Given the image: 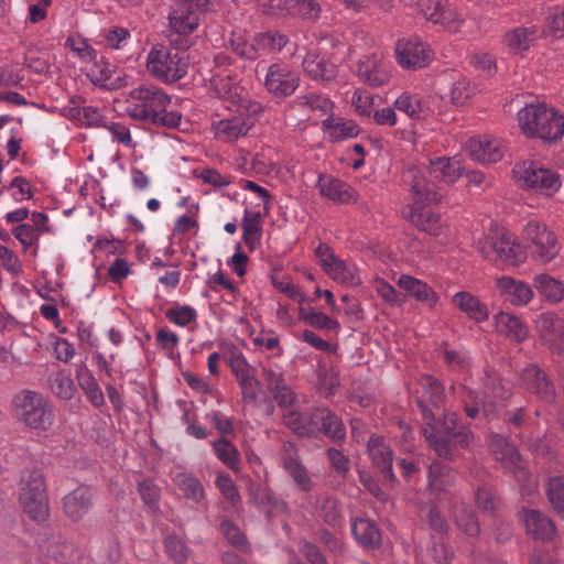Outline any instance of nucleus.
I'll return each instance as SVG.
<instances>
[{"mask_svg":"<svg viewBox=\"0 0 564 564\" xmlns=\"http://www.w3.org/2000/svg\"><path fill=\"white\" fill-rule=\"evenodd\" d=\"M415 403L422 413L425 424L422 434L429 446L440 458L455 460L459 456V448H467L474 437L470 429L458 426V416L454 412L436 417L423 399L416 398Z\"/></svg>","mask_w":564,"mask_h":564,"instance_id":"nucleus-1","label":"nucleus"},{"mask_svg":"<svg viewBox=\"0 0 564 564\" xmlns=\"http://www.w3.org/2000/svg\"><path fill=\"white\" fill-rule=\"evenodd\" d=\"M127 113L135 120L158 127L177 128L182 116L175 111H166L171 97L154 85H140L129 94Z\"/></svg>","mask_w":564,"mask_h":564,"instance_id":"nucleus-2","label":"nucleus"},{"mask_svg":"<svg viewBox=\"0 0 564 564\" xmlns=\"http://www.w3.org/2000/svg\"><path fill=\"white\" fill-rule=\"evenodd\" d=\"M522 132L529 138L556 142L564 134V117L544 104L527 105L518 112Z\"/></svg>","mask_w":564,"mask_h":564,"instance_id":"nucleus-3","label":"nucleus"},{"mask_svg":"<svg viewBox=\"0 0 564 564\" xmlns=\"http://www.w3.org/2000/svg\"><path fill=\"white\" fill-rule=\"evenodd\" d=\"M20 502L24 512L35 522L50 518L48 497L44 475L40 469H26L21 479Z\"/></svg>","mask_w":564,"mask_h":564,"instance_id":"nucleus-4","label":"nucleus"},{"mask_svg":"<svg viewBox=\"0 0 564 564\" xmlns=\"http://www.w3.org/2000/svg\"><path fill=\"white\" fill-rule=\"evenodd\" d=\"M15 417L26 426L47 430L53 424V412L45 398L34 391L24 390L13 399Z\"/></svg>","mask_w":564,"mask_h":564,"instance_id":"nucleus-5","label":"nucleus"},{"mask_svg":"<svg viewBox=\"0 0 564 564\" xmlns=\"http://www.w3.org/2000/svg\"><path fill=\"white\" fill-rule=\"evenodd\" d=\"M188 68L187 56L178 48L153 47L147 58V69L164 83L183 78Z\"/></svg>","mask_w":564,"mask_h":564,"instance_id":"nucleus-6","label":"nucleus"},{"mask_svg":"<svg viewBox=\"0 0 564 564\" xmlns=\"http://www.w3.org/2000/svg\"><path fill=\"white\" fill-rule=\"evenodd\" d=\"M522 237L532 257L542 263L551 262L561 250L557 237L543 223L529 221L523 228Z\"/></svg>","mask_w":564,"mask_h":564,"instance_id":"nucleus-7","label":"nucleus"},{"mask_svg":"<svg viewBox=\"0 0 564 564\" xmlns=\"http://www.w3.org/2000/svg\"><path fill=\"white\" fill-rule=\"evenodd\" d=\"M208 0H174L170 13V25L175 32V39L171 43L182 48L188 46L187 40L182 35L192 33L198 26V14L207 6Z\"/></svg>","mask_w":564,"mask_h":564,"instance_id":"nucleus-8","label":"nucleus"},{"mask_svg":"<svg viewBox=\"0 0 564 564\" xmlns=\"http://www.w3.org/2000/svg\"><path fill=\"white\" fill-rule=\"evenodd\" d=\"M513 176L520 186L539 189L546 196L553 195L561 186L557 173L533 161L517 163L513 167Z\"/></svg>","mask_w":564,"mask_h":564,"instance_id":"nucleus-9","label":"nucleus"},{"mask_svg":"<svg viewBox=\"0 0 564 564\" xmlns=\"http://www.w3.org/2000/svg\"><path fill=\"white\" fill-rule=\"evenodd\" d=\"M404 183L410 185L415 202L437 204L445 197L444 186L426 180L425 175L416 166H410L403 172Z\"/></svg>","mask_w":564,"mask_h":564,"instance_id":"nucleus-10","label":"nucleus"},{"mask_svg":"<svg viewBox=\"0 0 564 564\" xmlns=\"http://www.w3.org/2000/svg\"><path fill=\"white\" fill-rule=\"evenodd\" d=\"M395 54L398 63L404 68H423L432 59L429 46L415 36L400 40L395 47Z\"/></svg>","mask_w":564,"mask_h":564,"instance_id":"nucleus-11","label":"nucleus"},{"mask_svg":"<svg viewBox=\"0 0 564 564\" xmlns=\"http://www.w3.org/2000/svg\"><path fill=\"white\" fill-rule=\"evenodd\" d=\"M299 85V76L286 67L273 64L267 70L264 86L275 97L291 96Z\"/></svg>","mask_w":564,"mask_h":564,"instance_id":"nucleus-12","label":"nucleus"},{"mask_svg":"<svg viewBox=\"0 0 564 564\" xmlns=\"http://www.w3.org/2000/svg\"><path fill=\"white\" fill-rule=\"evenodd\" d=\"M417 7L426 20L446 26L452 31L457 30V13L446 0H419Z\"/></svg>","mask_w":564,"mask_h":564,"instance_id":"nucleus-13","label":"nucleus"},{"mask_svg":"<svg viewBox=\"0 0 564 564\" xmlns=\"http://www.w3.org/2000/svg\"><path fill=\"white\" fill-rule=\"evenodd\" d=\"M41 551L47 557L62 564H73L80 556L75 545L59 533L48 534L41 544Z\"/></svg>","mask_w":564,"mask_h":564,"instance_id":"nucleus-14","label":"nucleus"},{"mask_svg":"<svg viewBox=\"0 0 564 564\" xmlns=\"http://www.w3.org/2000/svg\"><path fill=\"white\" fill-rule=\"evenodd\" d=\"M281 459L283 467L292 477L296 486L303 491H311L313 489V481L306 468L301 463L299 453L293 444H284Z\"/></svg>","mask_w":564,"mask_h":564,"instance_id":"nucleus-15","label":"nucleus"},{"mask_svg":"<svg viewBox=\"0 0 564 564\" xmlns=\"http://www.w3.org/2000/svg\"><path fill=\"white\" fill-rule=\"evenodd\" d=\"M93 507V492L88 487H78L63 498V511L73 521H80Z\"/></svg>","mask_w":564,"mask_h":564,"instance_id":"nucleus-16","label":"nucleus"},{"mask_svg":"<svg viewBox=\"0 0 564 564\" xmlns=\"http://www.w3.org/2000/svg\"><path fill=\"white\" fill-rule=\"evenodd\" d=\"M89 55L95 59L93 66L89 68L88 76L94 84H98L101 87L108 89H118L124 85V79L117 75V70L102 57L100 61L96 59V53L91 47H88Z\"/></svg>","mask_w":564,"mask_h":564,"instance_id":"nucleus-17","label":"nucleus"},{"mask_svg":"<svg viewBox=\"0 0 564 564\" xmlns=\"http://www.w3.org/2000/svg\"><path fill=\"white\" fill-rule=\"evenodd\" d=\"M403 216L410 219L416 228L431 236H438L441 234V215L426 207L414 208L412 206H408L403 210Z\"/></svg>","mask_w":564,"mask_h":564,"instance_id":"nucleus-18","label":"nucleus"},{"mask_svg":"<svg viewBox=\"0 0 564 564\" xmlns=\"http://www.w3.org/2000/svg\"><path fill=\"white\" fill-rule=\"evenodd\" d=\"M318 434L323 433L333 442H341L346 436V429L341 419L327 408L315 409Z\"/></svg>","mask_w":564,"mask_h":564,"instance_id":"nucleus-19","label":"nucleus"},{"mask_svg":"<svg viewBox=\"0 0 564 564\" xmlns=\"http://www.w3.org/2000/svg\"><path fill=\"white\" fill-rule=\"evenodd\" d=\"M84 102L82 97H73L70 105L65 109L67 117L87 127L104 126V117L100 110L91 106L82 105Z\"/></svg>","mask_w":564,"mask_h":564,"instance_id":"nucleus-20","label":"nucleus"},{"mask_svg":"<svg viewBox=\"0 0 564 564\" xmlns=\"http://www.w3.org/2000/svg\"><path fill=\"white\" fill-rule=\"evenodd\" d=\"M351 533L356 541L366 549H378L382 538L377 524L368 518H357L351 523Z\"/></svg>","mask_w":564,"mask_h":564,"instance_id":"nucleus-21","label":"nucleus"},{"mask_svg":"<svg viewBox=\"0 0 564 564\" xmlns=\"http://www.w3.org/2000/svg\"><path fill=\"white\" fill-rule=\"evenodd\" d=\"M523 512L528 534L544 541H549L554 536L555 527L550 518L538 510L524 509Z\"/></svg>","mask_w":564,"mask_h":564,"instance_id":"nucleus-22","label":"nucleus"},{"mask_svg":"<svg viewBox=\"0 0 564 564\" xmlns=\"http://www.w3.org/2000/svg\"><path fill=\"white\" fill-rule=\"evenodd\" d=\"M522 380L527 389L538 394L541 399L551 401L554 398L553 386L546 375L536 366L525 368L522 373Z\"/></svg>","mask_w":564,"mask_h":564,"instance_id":"nucleus-23","label":"nucleus"},{"mask_svg":"<svg viewBox=\"0 0 564 564\" xmlns=\"http://www.w3.org/2000/svg\"><path fill=\"white\" fill-rule=\"evenodd\" d=\"M467 151L471 159L481 163H495L502 159V150L495 140L471 138Z\"/></svg>","mask_w":564,"mask_h":564,"instance_id":"nucleus-24","label":"nucleus"},{"mask_svg":"<svg viewBox=\"0 0 564 564\" xmlns=\"http://www.w3.org/2000/svg\"><path fill=\"white\" fill-rule=\"evenodd\" d=\"M285 424L301 437H313L318 434L315 410L312 412L289 411L284 414Z\"/></svg>","mask_w":564,"mask_h":564,"instance_id":"nucleus-25","label":"nucleus"},{"mask_svg":"<svg viewBox=\"0 0 564 564\" xmlns=\"http://www.w3.org/2000/svg\"><path fill=\"white\" fill-rule=\"evenodd\" d=\"M452 303L469 318L481 323L488 318L487 306L469 292H458L452 297Z\"/></svg>","mask_w":564,"mask_h":564,"instance_id":"nucleus-26","label":"nucleus"},{"mask_svg":"<svg viewBox=\"0 0 564 564\" xmlns=\"http://www.w3.org/2000/svg\"><path fill=\"white\" fill-rule=\"evenodd\" d=\"M368 452L375 466L380 469L384 479L394 484L397 478L392 471V451L381 444L377 438H370L368 442Z\"/></svg>","mask_w":564,"mask_h":564,"instance_id":"nucleus-27","label":"nucleus"},{"mask_svg":"<svg viewBox=\"0 0 564 564\" xmlns=\"http://www.w3.org/2000/svg\"><path fill=\"white\" fill-rule=\"evenodd\" d=\"M429 487L433 491L444 492L452 488L456 480L454 469L441 462L435 460L429 467Z\"/></svg>","mask_w":564,"mask_h":564,"instance_id":"nucleus-28","label":"nucleus"},{"mask_svg":"<svg viewBox=\"0 0 564 564\" xmlns=\"http://www.w3.org/2000/svg\"><path fill=\"white\" fill-rule=\"evenodd\" d=\"M497 286L506 300L516 305L527 304L533 294L528 284L509 276L498 279Z\"/></svg>","mask_w":564,"mask_h":564,"instance_id":"nucleus-29","label":"nucleus"},{"mask_svg":"<svg viewBox=\"0 0 564 564\" xmlns=\"http://www.w3.org/2000/svg\"><path fill=\"white\" fill-rule=\"evenodd\" d=\"M398 285L417 301L427 303L430 307H433L438 301V295L427 283L411 275L402 274L399 278Z\"/></svg>","mask_w":564,"mask_h":564,"instance_id":"nucleus-30","label":"nucleus"},{"mask_svg":"<svg viewBox=\"0 0 564 564\" xmlns=\"http://www.w3.org/2000/svg\"><path fill=\"white\" fill-rule=\"evenodd\" d=\"M304 72L313 79L332 80L337 76L335 64L324 57L308 53L302 63Z\"/></svg>","mask_w":564,"mask_h":564,"instance_id":"nucleus-31","label":"nucleus"},{"mask_svg":"<svg viewBox=\"0 0 564 564\" xmlns=\"http://www.w3.org/2000/svg\"><path fill=\"white\" fill-rule=\"evenodd\" d=\"M224 358L237 378L241 388L242 399L247 398V360L241 349L235 345H226Z\"/></svg>","mask_w":564,"mask_h":564,"instance_id":"nucleus-32","label":"nucleus"},{"mask_svg":"<svg viewBox=\"0 0 564 564\" xmlns=\"http://www.w3.org/2000/svg\"><path fill=\"white\" fill-rule=\"evenodd\" d=\"M315 511L319 519L332 528H339L343 516L339 502L330 496H318L315 501Z\"/></svg>","mask_w":564,"mask_h":564,"instance_id":"nucleus-33","label":"nucleus"},{"mask_svg":"<svg viewBox=\"0 0 564 564\" xmlns=\"http://www.w3.org/2000/svg\"><path fill=\"white\" fill-rule=\"evenodd\" d=\"M495 322L497 325V329L510 337L516 341H522L528 336L527 326L520 321L519 317L506 313L499 312L495 315Z\"/></svg>","mask_w":564,"mask_h":564,"instance_id":"nucleus-34","label":"nucleus"},{"mask_svg":"<svg viewBox=\"0 0 564 564\" xmlns=\"http://www.w3.org/2000/svg\"><path fill=\"white\" fill-rule=\"evenodd\" d=\"M460 164L457 160L437 158L430 162L429 173L446 184L454 183L460 176Z\"/></svg>","mask_w":564,"mask_h":564,"instance_id":"nucleus-35","label":"nucleus"},{"mask_svg":"<svg viewBox=\"0 0 564 564\" xmlns=\"http://www.w3.org/2000/svg\"><path fill=\"white\" fill-rule=\"evenodd\" d=\"M486 243L489 245L492 253L497 256V259L501 261L516 263L524 259L520 245L514 242L511 243V241L505 236L500 238H490Z\"/></svg>","mask_w":564,"mask_h":564,"instance_id":"nucleus-36","label":"nucleus"},{"mask_svg":"<svg viewBox=\"0 0 564 564\" xmlns=\"http://www.w3.org/2000/svg\"><path fill=\"white\" fill-rule=\"evenodd\" d=\"M541 330L547 336L551 346L564 352V319L553 315H543L540 319Z\"/></svg>","mask_w":564,"mask_h":564,"instance_id":"nucleus-37","label":"nucleus"},{"mask_svg":"<svg viewBox=\"0 0 564 564\" xmlns=\"http://www.w3.org/2000/svg\"><path fill=\"white\" fill-rule=\"evenodd\" d=\"M76 378L90 403L95 408L101 406L105 403L104 393L91 372L84 365H80L76 370Z\"/></svg>","mask_w":564,"mask_h":564,"instance_id":"nucleus-38","label":"nucleus"},{"mask_svg":"<svg viewBox=\"0 0 564 564\" xmlns=\"http://www.w3.org/2000/svg\"><path fill=\"white\" fill-rule=\"evenodd\" d=\"M454 522L458 530L471 538L480 533V525L476 512L468 506L460 505L454 508Z\"/></svg>","mask_w":564,"mask_h":564,"instance_id":"nucleus-39","label":"nucleus"},{"mask_svg":"<svg viewBox=\"0 0 564 564\" xmlns=\"http://www.w3.org/2000/svg\"><path fill=\"white\" fill-rule=\"evenodd\" d=\"M534 286L541 296L551 303H558L564 297V283L547 274L536 275Z\"/></svg>","mask_w":564,"mask_h":564,"instance_id":"nucleus-40","label":"nucleus"},{"mask_svg":"<svg viewBox=\"0 0 564 564\" xmlns=\"http://www.w3.org/2000/svg\"><path fill=\"white\" fill-rule=\"evenodd\" d=\"M357 75L372 87H380L389 82V73L375 61L359 62Z\"/></svg>","mask_w":564,"mask_h":564,"instance_id":"nucleus-41","label":"nucleus"},{"mask_svg":"<svg viewBox=\"0 0 564 564\" xmlns=\"http://www.w3.org/2000/svg\"><path fill=\"white\" fill-rule=\"evenodd\" d=\"M319 188L322 195L332 200L348 203L352 198L350 186L337 178H321Z\"/></svg>","mask_w":564,"mask_h":564,"instance_id":"nucleus-42","label":"nucleus"},{"mask_svg":"<svg viewBox=\"0 0 564 564\" xmlns=\"http://www.w3.org/2000/svg\"><path fill=\"white\" fill-rule=\"evenodd\" d=\"M475 503L484 513L495 516L500 508V498L494 487L482 484L476 489Z\"/></svg>","mask_w":564,"mask_h":564,"instance_id":"nucleus-43","label":"nucleus"},{"mask_svg":"<svg viewBox=\"0 0 564 564\" xmlns=\"http://www.w3.org/2000/svg\"><path fill=\"white\" fill-rule=\"evenodd\" d=\"M323 129L328 132L335 141L357 137L360 132L354 121H344L343 119L334 121L332 117L323 121Z\"/></svg>","mask_w":564,"mask_h":564,"instance_id":"nucleus-44","label":"nucleus"},{"mask_svg":"<svg viewBox=\"0 0 564 564\" xmlns=\"http://www.w3.org/2000/svg\"><path fill=\"white\" fill-rule=\"evenodd\" d=\"M288 43V37L278 32H263L254 37L251 50L256 52H280Z\"/></svg>","mask_w":564,"mask_h":564,"instance_id":"nucleus-45","label":"nucleus"},{"mask_svg":"<svg viewBox=\"0 0 564 564\" xmlns=\"http://www.w3.org/2000/svg\"><path fill=\"white\" fill-rule=\"evenodd\" d=\"M535 34L536 31L534 29L518 28L506 33L505 43L510 51L516 53L522 52L529 48Z\"/></svg>","mask_w":564,"mask_h":564,"instance_id":"nucleus-46","label":"nucleus"},{"mask_svg":"<svg viewBox=\"0 0 564 564\" xmlns=\"http://www.w3.org/2000/svg\"><path fill=\"white\" fill-rule=\"evenodd\" d=\"M284 3L290 14L303 19H316L321 11V7L315 0H285Z\"/></svg>","mask_w":564,"mask_h":564,"instance_id":"nucleus-47","label":"nucleus"},{"mask_svg":"<svg viewBox=\"0 0 564 564\" xmlns=\"http://www.w3.org/2000/svg\"><path fill=\"white\" fill-rule=\"evenodd\" d=\"M333 280L340 283H349L357 285L360 283L359 278L355 274V269L349 267L345 261L337 258L330 263L325 271Z\"/></svg>","mask_w":564,"mask_h":564,"instance_id":"nucleus-48","label":"nucleus"},{"mask_svg":"<svg viewBox=\"0 0 564 564\" xmlns=\"http://www.w3.org/2000/svg\"><path fill=\"white\" fill-rule=\"evenodd\" d=\"M424 394L429 402L436 409H440L445 398L443 384L433 376L424 375L420 379Z\"/></svg>","mask_w":564,"mask_h":564,"instance_id":"nucleus-49","label":"nucleus"},{"mask_svg":"<svg viewBox=\"0 0 564 564\" xmlns=\"http://www.w3.org/2000/svg\"><path fill=\"white\" fill-rule=\"evenodd\" d=\"M213 447L217 457L234 471L238 470L237 460L239 453L237 448L229 443L226 437H220L213 442Z\"/></svg>","mask_w":564,"mask_h":564,"instance_id":"nucleus-50","label":"nucleus"},{"mask_svg":"<svg viewBox=\"0 0 564 564\" xmlns=\"http://www.w3.org/2000/svg\"><path fill=\"white\" fill-rule=\"evenodd\" d=\"M138 492L144 503L152 511H156L159 508V501L161 497V489L156 484L150 479H143L138 482Z\"/></svg>","mask_w":564,"mask_h":564,"instance_id":"nucleus-51","label":"nucleus"},{"mask_svg":"<svg viewBox=\"0 0 564 564\" xmlns=\"http://www.w3.org/2000/svg\"><path fill=\"white\" fill-rule=\"evenodd\" d=\"M546 497L554 510L564 519V479L551 478L547 482Z\"/></svg>","mask_w":564,"mask_h":564,"instance_id":"nucleus-52","label":"nucleus"},{"mask_svg":"<svg viewBox=\"0 0 564 564\" xmlns=\"http://www.w3.org/2000/svg\"><path fill=\"white\" fill-rule=\"evenodd\" d=\"M219 530L228 543L239 551L247 547V538L245 533L230 520H223Z\"/></svg>","mask_w":564,"mask_h":564,"instance_id":"nucleus-53","label":"nucleus"},{"mask_svg":"<svg viewBox=\"0 0 564 564\" xmlns=\"http://www.w3.org/2000/svg\"><path fill=\"white\" fill-rule=\"evenodd\" d=\"M294 105L297 107L307 108L312 111H319L322 115L332 110L333 104L327 98L316 94H307L296 98Z\"/></svg>","mask_w":564,"mask_h":564,"instance_id":"nucleus-54","label":"nucleus"},{"mask_svg":"<svg viewBox=\"0 0 564 564\" xmlns=\"http://www.w3.org/2000/svg\"><path fill=\"white\" fill-rule=\"evenodd\" d=\"M249 193L253 195L254 200L253 212H260L261 214H269L270 204L273 196L270 192L253 181H249Z\"/></svg>","mask_w":564,"mask_h":564,"instance_id":"nucleus-55","label":"nucleus"},{"mask_svg":"<svg viewBox=\"0 0 564 564\" xmlns=\"http://www.w3.org/2000/svg\"><path fill=\"white\" fill-rule=\"evenodd\" d=\"M177 486L186 498L195 502H198L204 496L202 484L195 477L178 475Z\"/></svg>","mask_w":564,"mask_h":564,"instance_id":"nucleus-56","label":"nucleus"},{"mask_svg":"<svg viewBox=\"0 0 564 564\" xmlns=\"http://www.w3.org/2000/svg\"><path fill=\"white\" fill-rule=\"evenodd\" d=\"M165 550L169 556L176 563L186 561L189 554V549L176 535H169L164 541Z\"/></svg>","mask_w":564,"mask_h":564,"instance_id":"nucleus-57","label":"nucleus"},{"mask_svg":"<svg viewBox=\"0 0 564 564\" xmlns=\"http://www.w3.org/2000/svg\"><path fill=\"white\" fill-rule=\"evenodd\" d=\"M302 318L307 322L312 327L318 329L335 330L339 328V323L336 319L330 318L323 312L311 311L307 314L301 310Z\"/></svg>","mask_w":564,"mask_h":564,"instance_id":"nucleus-58","label":"nucleus"},{"mask_svg":"<svg viewBox=\"0 0 564 564\" xmlns=\"http://www.w3.org/2000/svg\"><path fill=\"white\" fill-rule=\"evenodd\" d=\"M165 316L178 326H187L191 322L196 319V311L187 305H175L166 311Z\"/></svg>","mask_w":564,"mask_h":564,"instance_id":"nucleus-59","label":"nucleus"},{"mask_svg":"<svg viewBox=\"0 0 564 564\" xmlns=\"http://www.w3.org/2000/svg\"><path fill=\"white\" fill-rule=\"evenodd\" d=\"M51 390L58 398L69 400L74 395L75 387L70 378L63 375H57L51 381Z\"/></svg>","mask_w":564,"mask_h":564,"instance_id":"nucleus-60","label":"nucleus"},{"mask_svg":"<svg viewBox=\"0 0 564 564\" xmlns=\"http://www.w3.org/2000/svg\"><path fill=\"white\" fill-rule=\"evenodd\" d=\"M475 94V87L466 79L457 80L451 90L453 104L463 106Z\"/></svg>","mask_w":564,"mask_h":564,"instance_id":"nucleus-61","label":"nucleus"},{"mask_svg":"<svg viewBox=\"0 0 564 564\" xmlns=\"http://www.w3.org/2000/svg\"><path fill=\"white\" fill-rule=\"evenodd\" d=\"M424 521L431 530L438 534H446L448 532L449 525L436 507L427 508Z\"/></svg>","mask_w":564,"mask_h":564,"instance_id":"nucleus-62","label":"nucleus"},{"mask_svg":"<svg viewBox=\"0 0 564 564\" xmlns=\"http://www.w3.org/2000/svg\"><path fill=\"white\" fill-rule=\"evenodd\" d=\"M394 107L405 112L410 118H419L422 110L420 100L411 96H400L394 101Z\"/></svg>","mask_w":564,"mask_h":564,"instance_id":"nucleus-63","label":"nucleus"},{"mask_svg":"<svg viewBox=\"0 0 564 564\" xmlns=\"http://www.w3.org/2000/svg\"><path fill=\"white\" fill-rule=\"evenodd\" d=\"M216 133L218 135H224L229 140L237 139L240 135H245V124L243 123H235L231 120H220L216 124Z\"/></svg>","mask_w":564,"mask_h":564,"instance_id":"nucleus-64","label":"nucleus"}]
</instances>
